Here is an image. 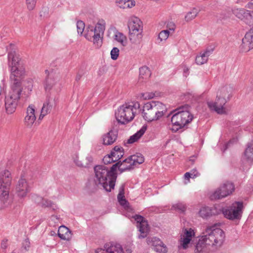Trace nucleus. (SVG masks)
Wrapping results in <instances>:
<instances>
[{
    "mask_svg": "<svg viewBox=\"0 0 253 253\" xmlns=\"http://www.w3.org/2000/svg\"><path fill=\"white\" fill-rule=\"evenodd\" d=\"M45 73L48 75V77L45 80L44 85V89L45 90H47L51 89L53 85L54 84V82L52 80V75H49V73L47 70L45 71Z\"/></svg>",
    "mask_w": 253,
    "mask_h": 253,
    "instance_id": "obj_39",
    "label": "nucleus"
},
{
    "mask_svg": "<svg viewBox=\"0 0 253 253\" xmlns=\"http://www.w3.org/2000/svg\"><path fill=\"white\" fill-rule=\"evenodd\" d=\"M166 111V106L162 102L151 101L143 106L142 116L148 122L156 121L163 117Z\"/></svg>",
    "mask_w": 253,
    "mask_h": 253,
    "instance_id": "obj_4",
    "label": "nucleus"
},
{
    "mask_svg": "<svg viewBox=\"0 0 253 253\" xmlns=\"http://www.w3.org/2000/svg\"><path fill=\"white\" fill-rule=\"evenodd\" d=\"M81 77H82V76L81 75L78 74L76 77V80L77 81H79L81 79Z\"/></svg>",
    "mask_w": 253,
    "mask_h": 253,
    "instance_id": "obj_54",
    "label": "nucleus"
},
{
    "mask_svg": "<svg viewBox=\"0 0 253 253\" xmlns=\"http://www.w3.org/2000/svg\"><path fill=\"white\" fill-rule=\"evenodd\" d=\"M146 130L145 127L141 128L138 131H137L134 135L131 136L127 140L128 143H133L137 141L144 133Z\"/></svg>",
    "mask_w": 253,
    "mask_h": 253,
    "instance_id": "obj_37",
    "label": "nucleus"
},
{
    "mask_svg": "<svg viewBox=\"0 0 253 253\" xmlns=\"http://www.w3.org/2000/svg\"><path fill=\"white\" fill-rule=\"evenodd\" d=\"M116 4L120 8L126 9L134 6L135 2L134 0H116Z\"/></svg>",
    "mask_w": 253,
    "mask_h": 253,
    "instance_id": "obj_31",
    "label": "nucleus"
},
{
    "mask_svg": "<svg viewBox=\"0 0 253 253\" xmlns=\"http://www.w3.org/2000/svg\"><path fill=\"white\" fill-rule=\"evenodd\" d=\"M25 243L26 244V245H27V247L28 248L29 247V242L28 241H25Z\"/></svg>",
    "mask_w": 253,
    "mask_h": 253,
    "instance_id": "obj_55",
    "label": "nucleus"
},
{
    "mask_svg": "<svg viewBox=\"0 0 253 253\" xmlns=\"http://www.w3.org/2000/svg\"><path fill=\"white\" fill-rule=\"evenodd\" d=\"M169 30H163L159 33L158 39L161 42L165 41L169 38Z\"/></svg>",
    "mask_w": 253,
    "mask_h": 253,
    "instance_id": "obj_42",
    "label": "nucleus"
},
{
    "mask_svg": "<svg viewBox=\"0 0 253 253\" xmlns=\"http://www.w3.org/2000/svg\"><path fill=\"white\" fill-rule=\"evenodd\" d=\"M45 10L46 11H47V10L46 9V8H45Z\"/></svg>",
    "mask_w": 253,
    "mask_h": 253,
    "instance_id": "obj_57",
    "label": "nucleus"
},
{
    "mask_svg": "<svg viewBox=\"0 0 253 253\" xmlns=\"http://www.w3.org/2000/svg\"><path fill=\"white\" fill-rule=\"evenodd\" d=\"M33 83L31 80H28L23 82L22 85L20 83L21 92L26 96H28L31 92L33 89Z\"/></svg>",
    "mask_w": 253,
    "mask_h": 253,
    "instance_id": "obj_33",
    "label": "nucleus"
},
{
    "mask_svg": "<svg viewBox=\"0 0 253 253\" xmlns=\"http://www.w3.org/2000/svg\"><path fill=\"white\" fill-rule=\"evenodd\" d=\"M172 208L179 212H184L186 209V206L182 203H177L173 205Z\"/></svg>",
    "mask_w": 253,
    "mask_h": 253,
    "instance_id": "obj_44",
    "label": "nucleus"
},
{
    "mask_svg": "<svg viewBox=\"0 0 253 253\" xmlns=\"http://www.w3.org/2000/svg\"><path fill=\"white\" fill-rule=\"evenodd\" d=\"M58 236L62 240L70 241L72 237V233L69 228L62 225L59 227Z\"/></svg>",
    "mask_w": 253,
    "mask_h": 253,
    "instance_id": "obj_28",
    "label": "nucleus"
},
{
    "mask_svg": "<svg viewBox=\"0 0 253 253\" xmlns=\"http://www.w3.org/2000/svg\"><path fill=\"white\" fill-rule=\"evenodd\" d=\"M11 182L10 172L4 170L0 172V187H10Z\"/></svg>",
    "mask_w": 253,
    "mask_h": 253,
    "instance_id": "obj_26",
    "label": "nucleus"
},
{
    "mask_svg": "<svg viewBox=\"0 0 253 253\" xmlns=\"http://www.w3.org/2000/svg\"><path fill=\"white\" fill-rule=\"evenodd\" d=\"M184 178L186 180H187V182H185V184H187L188 182H189V178H191V176L190 174V173L189 172H187L184 174Z\"/></svg>",
    "mask_w": 253,
    "mask_h": 253,
    "instance_id": "obj_52",
    "label": "nucleus"
},
{
    "mask_svg": "<svg viewBox=\"0 0 253 253\" xmlns=\"http://www.w3.org/2000/svg\"><path fill=\"white\" fill-rule=\"evenodd\" d=\"M21 93V88L11 87V90L6 95L4 107L5 111L8 114H12L15 111Z\"/></svg>",
    "mask_w": 253,
    "mask_h": 253,
    "instance_id": "obj_8",
    "label": "nucleus"
},
{
    "mask_svg": "<svg viewBox=\"0 0 253 253\" xmlns=\"http://www.w3.org/2000/svg\"><path fill=\"white\" fill-rule=\"evenodd\" d=\"M115 40L123 46L126 45L127 40L126 36L120 32H116L115 35Z\"/></svg>",
    "mask_w": 253,
    "mask_h": 253,
    "instance_id": "obj_36",
    "label": "nucleus"
},
{
    "mask_svg": "<svg viewBox=\"0 0 253 253\" xmlns=\"http://www.w3.org/2000/svg\"><path fill=\"white\" fill-rule=\"evenodd\" d=\"M124 163V161L123 162H118L117 163H119V165L117 166V168H119L121 172L126 170H130L131 169H127L126 167H127L129 165V163H126L125 164H123Z\"/></svg>",
    "mask_w": 253,
    "mask_h": 253,
    "instance_id": "obj_48",
    "label": "nucleus"
},
{
    "mask_svg": "<svg viewBox=\"0 0 253 253\" xmlns=\"http://www.w3.org/2000/svg\"><path fill=\"white\" fill-rule=\"evenodd\" d=\"M195 236L196 232L194 229L191 228L183 229L179 240L178 248L184 250L187 249L189 247V244Z\"/></svg>",
    "mask_w": 253,
    "mask_h": 253,
    "instance_id": "obj_12",
    "label": "nucleus"
},
{
    "mask_svg": "<svg viewBox=\"0 0 253 253\" xmlns=\"http://www.w3.org/2000/svg\"><path fill=\"white\" fill-rule=\"evenodd\" d=\"M253 48V28L250 29L242 40L240 50L242 52H247Z\"/></svg>",
    "mask_w": 253,
    "mask_h": 253,
    "instance_id": "obj_15",
    "label": "nucleus"
},
{
    "mask_svg": "<svg viewBox=\"0 0 253 253\" xmlns=\"http://www.w3.org/2000/svg\"><path fill=\"white\" fill-rule=\"evenodd\" d=\"M133 218L137 222V227L140 232L139 238H145L149 231V227L147 221L142 216L139 215H135Z\"/></svg>",
    "mask_w": 253,
    "mask_h": 253,
    "instance_id": "obj_14",
    "label": "nucleus"
},
{
    "mask_svg": "<svg viewBox=\"0 0 253 253\" xmlns=\"http://www.w3.org/2000/svg\"><path fill=\"white\" fill-rule=\"evenodd\" d=\"M55 105V98L53 97L47 96L43 103L39 119L42 120L45 116L50 113Z\"/></svg>",
    "mask_w": 253,
    "mask_h": 253,
    "instance_id": "obj_16",
    "label": "nucleus"
},
{
    "mask_svg": "<svg viewBox=\"0 0 253 253\" xmlns=\"http://www.w3.org/2000/svg\"><path fill=\"white\" fill-rule=\"evenodd\" d=\"M16 193L17 196L20 198H24L30 191V186L27 182V180L23 177L18 181L15 188Z\"/></svg>",
    "mask_w": 253,
    "mask_h": 253,
    "instance_id": "obj_17",
    "label": "nucleus"
},
{
    "mask_svg": "<svg viewBox=\"0 0 253 253\" xmlns=\"http://www.w3.org/2000/svg\"><path fill=\"white\" fill-rule=\"evenodd\" d=\"M188 71V69L187 68L186 69H185L184 70V72L185 73H186V72H187Z\"/></svg>",
    "mask_w": 253,
    "mask_h": 253,
    "instance_id": "obj_56",
    "label": "nucleus"
},
{
    "mask_svg": "<svg viewBox=\"0 0 253 253\" xmlns=\"http://www.w3.org/2000/svg\"><path fill=\"white\" fill-rule=\"evenodd\" d=\"M144 162V158L142 154L140 153H137L135 155L130 156L128 158L124 160V163L123 164L126 163H129V165L127 169H133V167L137 165H140L142 164Z\"/></svg>",
    "mask_w": 253,
    "mask_h": 253,
    "instance_id": "obj_21",
    "label": "nucleus"
},
{
    "mask_svg": "<svg viewBox=\"0 0 253 253\" xmlns=\"http://www.w3.org/2000/svg\"><path fill=\"white\" fill-rule=\"evenodd\" d=\"M243 205L242 202H236L227 209L223 210L224 216L230 220L238 219L242 216Z\"/></svg>",
    "mask_w": 253,
    "mask_h": 253,
    "instance_id": "obj_10",
    "label": "nucleus"
},
{
    "mask_svg": "<svg viewBox=\"0 0 253 253\" xmlns=\"http://www.w3.org/2000/svg\"><path fill=\"white\" fill-rule=\"evenodd\" d=\"M234 190L235 186L233 183L226 181L221 184L210 195V198L212 200L221 199L231 195Z\"/></svg>",
    "mask_w": 253,
    "mask_h": 253,
    "instance_id": "obj_9",
    "label": "nucleus"
},
{
    "mask_svg": "<svg viewBox=\"0 0 253 253\" xmlns=\"http://www.w3.org/2000/svg\"><path fill=\"white\" fill-rule=\"evenodd\" d=\"M11 253H14V252H12Z\"/></svg>",
    "mask_w": 253,
    "mask_h": 253,
    "instance_id": "obj_58",
    "label": "nucleus"
},
{
    "mask_svg": "<svg viewBox=\"0 0 253 253\" xmlns=\"http://www.w3.org/2000/svg\"><path fill=\"white\" fill-rule=\"evenodd\" d=\"M232 91L233 88L230 85H226L218 89L216 96L217 97L225 99L227 102L230 98Z\"/></svg>",
    "mask_w": 253,
    "mask_h": 253,
    "instance_id": "obj_23",
    "label": "nucleus"
},
{
    "mask_svg": "<svg viewBox=\"0 0 253 253\" xmlns=\"http://www.w3.org/2000/svg\"><path fill=\"white\" fill-rule=\"evenodd\" d=\"M10 81L12 84L11 87H20V82L25 74V69L23 65L10 68Z\"/></svg>",
    "mask_w": 253,
    "mask_h": 253,
    "instance_id": "obj_11",
    "label": "nucleus"
},
{
    "mask_svg": "<svg viewBox=\"0 0 253 253\" xmlns=\"http://www.w3.org/2000/svg\"><path fill=\"white\" fill-rule=\"evenodd\" d=\"M37 200L35 199V201L37 202L39 204L45 207H50L52 206L53 203L51 201L43 199L41 197L37 196L36 197Z\"/></svg>",
    "mask_w": 253,
    "mask_h": 253,
    "instance_id": "obj_40",
    "label": "nucleus"
},
{
    "mask_svg": "<svg viewBox=\"0 0 253 253\" xmlns=\"http://www.w3.org/2000/svg\"><path fill=\"white\" fill-rule=\"evenodd\" d=\"M6 247H7L6 241H3L1 242V248L4 249H5L6 248Z\"/></svg>",
    "mask_w": 253,
    "mask_h": 253,
    "instance_id": "obj_53",
    "label": "nucleus"
},
{
    "mask_svg": "<svg viewBox=\"0 0 253 253\" xmlns=\"http://www.w3.org/2000/svg\"><path fill=\"white\" fill-rule=\"evenodd\" d=\"M147 242L148 244L154 246V250L157 252L165 253L167 251L166 246L158 238H148L147 239Z\"/></svg>",
    "mask_w": 253,
    "mask_h": 253,
    "instance_id": "obj_22",
    "label": "nucleus"
},
{
    "mask_svg": "<svg viewBox=\"0 0 253 253\" xmlns=\"http://www.w3.org/2000/svg\"><path fill=\"white\" fill-rule=\"evenodd\" d=\"M213 209L209 207H202L199 210V215L203 218H207L214 214Z\"/></svg>",
    "mask_w": 253,
    "mask_h": 253,
    "instance_id": "obj_32",
    "label": "nucleus"
},
{
    "mask_svg": "<svg viewBox=\"0 0 253 253\" xmlns=\"http://www.w3.org/2000/svg\"><path fill=\"white\" fill-rule=\"evenodd\" d=\"M105 28V21L100 20L95 25V27L89 26L86 29L84 36L87 40L98 45L101 42Z\"/></svg>",
    "mask_w": 253,
    "mask_h": 253,
    "instance_id": "obj_7",
    "label": "nucleus"
},
{
    "mask_svg": "<svg viewBox=\"0 0 253 253\" xmlns=\"http://www.w3.org/2000/svg\"><path fill=\"white\" fill-rule=\"evenodd\" d=\"M25 2L27 8L29 10L31 11L34 9L37 0H25Z\"/></svg>",
    "mask_w": 253,
    "mask_h": 253,
    "instance_id": "obj_45",
    "label": "nucleus"
},
{
    "mask_svg": "<svg viewBox=\"0 0 253 253\" xmlns=\"http://www.w3.org/2000/svg\"><path fill=\"white\" fill-rule=\"evenodd\" d=\"M119 52L120 50L118 48L113 47L110 52L111 58L114 60L117 59L119 55Z\"/></svg>",
    "mask_w": 253,
    "mask_h": 253,
    "instance_id": "obj_46",
    "label": "nucleus"
},
{
    "mask_svg": "<svg viewBox=\"0 0 253 253\" xmlns=\"http://www.w3.org/2000/svg\"><path fill=\"white\" fill-rule=\"evenodd\" d=\"M76 165L81 168H86L93 162V157L90 154L77 155L74 158Z\"/></svg>",
    "mask_w": 253,
    "mask_h": 253,
    "instance_id": "obj_19",
    "label": "nucleus"
},
{
    "mask_svg": "<svg viewBox=\"0 0 253 253\" xmlns=\"http://www.w3.org/2000/svg\"><path fill=\"white\" fill-rule=\"evenodd\" d=\"M151 76V72L146 66H143L139 69L138 82L143 84L148 81Z\"/></svg>",
    "mask_w": 253,
    "mask_h": 253,
    "instance_id": "obj_29",
    "label": "nucleus"
},
{
    "mask_svg": "<svg viewBox=\"0 0 253 253\" xmlns=\"http://www.w3.org/2000/svg\"><path fill=\"white\" fill-rule=\"evenodd\" d=\"M95 253H130V251L127 250L124 253L122 246L119 244H107L104 246V249H97Z\"/></svg>",
    "mask_w": 253,
    "mask_h": 253,
    "instance_id": "obj_18",
    "label": "nucleus"
},
{
    "mask_svg": "<svg viewBox=\"0 0 253 253\" xmlns=\"http://www.w3.org/2000/svg\"><path fill=\"white\" fill-rule=\"evenodd\" d=\"M193 115L190 112V107L185 105L179 108L177 112L173 115L171 122L173 125L172 130L177 131L190 123L193 120Z\"/></svg>",
    "mask_w": 253,
    "mask_h": 253,
    "instance_id": "obj_5",
    "label": "nucleus"
},
{
    "mask_svg": "<svg viewBox=\"0 0 253 253\" xmlns=\"http://www.w3.org/2000/svg\"><path fill=\"white\" fill-rule=\"evenodd\" d=\"M167 27L169 29V31L173 32L175 30V25L173 23H170L169 25H168Z\"/></svg>",
    "mask_w": 253,
    "mask_h": 253,
    "instance_id": "obj_51",
    "label": "nucleus"
},
{
    "mask_svg": "<svg viewBox=\"0 0 253 253\" xmlns=\"http://www.w3.org/2000/svg\"><path fill=\"white\" fill-rule=\"evenodd\" d=\"M103 161L105 164H108L115 162V160H113L111 154L105 156L103 159Z\"/></svg>",
    "mask_w": 253,
    "mask_h": 253,
    "instance_id": "obj_49",
    "label": "nucleus"
},
{
    "mask_svg": "<svg viewBox=\"0 0 253 253\" xmlns=\"http://www.w3.org/2000/svg\"><path fill=\"white\" fill-rule=\"evenodd\" d=\"M8 65L9 68L23 65L19 55L15 51H11L8 53Z\"/></svg>",
    "mask_w": 253,
    "mask_h": 253,
    "instance_id": "obj_25",
    "label": "nucleus"
},
{
    "mask_svg": "<svg viewBox=\"0 0 253 253\" xmlns=\"http://www.w3.org/2000/svg\"><path fill=\"white\" fill-rule=\"evenodd\" d=\"M212 52V50L211 49H206L201 51L196 57L195 62L196 64L201 65L206 63Z\"/></svg>",
    "mask_w": 253,
    "mask_h": 253,
    "instance_id": "obj_27",
    "label": "nucleus"
},
{
    "mask_svg": "<svg viewBox=\"0 0 253 253\" xmlns=\"http://www.w3.org/2000/svg\"><path fill=\"white\" fill-rule=\"evenodd\" d=\"M227 101L224 99L217 97L216 96L215 101H208L207 104L209 108L212 111H214L217 114H224L227 113L225 104Z\"/></svg>",
    "mask_w": 253,
    "mask_h": 253,
    "instance_id": "obj_13",
    "label": "nucleus"
},
{
    "mask_svg": "<svg viewBox=\"0 0 253 253\" xmlns=\"http://www.w3.org/2000/svg\"><path fill=\"white\" fill-rule=\"evenodd\" d=\"M198 12L196 10L193 9L192 11L189 12L185 17L186 21H190L194 19L197 15Z\"/></svg>",
    "mask_w": 253,
    "mask_h": 253,
    "instance_id": "obj_43",
    "label": "nucleus"
},
{
    "mask_svg": "<svg viewBox=\"0 0 253 253\" xmlns=\"http://www.w3.org/2000/svg\"><path fill=\"white\" fill-rule=\"evenodd\" d=\"M124 188L122 187L120 190V192L118 195V200L122 206L124 207V208H126L128 207V203L127 201L124 198Z\"/></svg>",
    "mask_w": 253,
    "mask_h": 253,
    "instance_id": "obj_38",
    "label": "nucleus"
},
{
    "mask_svg": "<svg viewBox=\"0 0 253 253\" xmlns=\"http://www.w3.org/2000/svg\"><path fill=\"white\" fill-rule=\"evenodd\" d=\"M244 157L248 161L250 162L253 161V141L248 144L244 152Z\"/></svg>",
    "mask_w": 253,
    "mask_h": 253,
    "instance_id": "obj_35",
    "label": "nucleus"
},
{
    "mask_svg": "<svg viewBox=\"0 0 253 253\" xmlns=\"http://www.w3.org/2000/svg\"><path fill=\"white\" fill-rule=\"evenodd\" d=\"M129 29V39L135 44H139L142 38L143 24L137 17L132 16L129 18L127 22Z\"/></svg>",
    "mask_w": 253,
    "mask_h": 253,
    "instance_id": "obj_6",
    "label": "nucleus"
},
{
    "mask_svg": "<svg viewBox=\"0 0 253 253\" xmlns=\"http://www.w3.org/2000/svg\"><path fill=\"white\" fill-rule=\"evenodd\" d=\"M190 173L192 178H194L200 175L199 173L197 171L196 169L192 170Z\"/></svg>",
    "mask_w": 253,
    "mask_h": 253,
    "instance_id": "obj_50",
    "label": "nucleus"
},
{
    "mask_svg": "<svg viewBox=\"0 0 253 253\" xmlns=\"http://www.w3.org/2000/svg\"><path fill=\"white\" fill-rule=\"evenodd\" d=\"M9 187H0V200L3 203L4 207L8 206L9 201Z\"/></svg>",
    "mask_w": 253,
    "mask_h": 253,
    "instance_id": "obj_30",
    "label": "nucleus"
},
{
    "mask_svg": "<svg viewBox=\"0 0 253 253\" xmlns=\"http://www.w3.org/2000/svg\"><path fill=\"white\" fill-rule=\"evenodd\" d=\"M139 107L140 104L138 102H131L123 104L115 112L116 120L122 124L130 122L134 119Z\"/></svg>",
    "mask_w": 253,
    "mask_h": 253,
    "instance_id": "obj_3",
    "label": "nucleus"
},
{
    "mask_svg": "<svg viewBox=\"0 0 253 253\" xmlns=\"http://www.w3.org/2000/svg\"><path fill=\"white\" fill-rule=\"evenodd\" d=\"M225 239L223 231L217 224L208 225L195 245V253H209L218 250Z\"/></svg>",
    "mask_w": 253,
    "mask_h": 253,
    "instance_id": "obj_1",
    "label": "nucleus"
},
{
    "mask_svg": "<svg viewBox=\"0 0 253 253\" xmlns=\"http://www.w3.org/2000/svg\"><path fill=\"white\" fill-rule=\"evenodd\" d=\"M111 156L115 162L120 159L124 155L123 149L120 146H116L112 151Z\"/></svg>",
    "mask_w": 253,
    "mask_h": 253,
    "instance_id": "obj_34",
    "label": "nucleus"
},
{
    "mask_svg": "<svg viewBox=\"0 0 253 253\" xmlns=\"http://www.w3.org/2000/svg\"><path fill=\"white\" fill-rule=\"evenodd\" d=\"M118 132L114 129L110 130L102 136V143L104 145H110L117 140Z\"/></svg>",
    "mask_w": 253,
    "mask_h": 253,
    "instance_id": "obj_24",
    "label": "nucleus"
},
{
    "mask_svg": "<svg viewBox=\"0 0 253 253\" xmlns=\"http://www.w3.org/2000/svg\"><path fill=\"white\" fill-rule=\"evenodd\" d=\"M155 94L153 92H142L138 95V98L141 100H148L154 97Z\"/></svg>",
    "mask_w": 253,
    "mask_h": 253,
    "instance_id": "obj_41",
    "label": "nucleus"
},
{
    "mask_svg": "<svg viewBox=\"0 0 253 253\" xmlns=\"http://www.w3.org/2000/svg\"><path fill=\"white\" fill-rule=\"evenodd\" d=\"M35 107L33 105H29L27 109L26 115L24 118V125L28 128H32L36 121Z\"/></svg>",
    "mask_w": 253,
    "mask_h": 253,
    "instance_id": "obj_20",
    "label": "nucleus"
},
{
    "mask_svg": "<svg viewBox=\"0 0 253 253\" xmlns=\"http://www.w3.org/2000/svg\"><path fill=\"white\" fill-rule=\"evenodd\" d=\"M76 25L78 34L82 35L84 30V23L82 21H78Z\"/></svg>",
    "mask_w": 253,
    "mask_h": 253,
    "instance_id": "obj_47",
    "label": "nucleus"
},
{
    "mask_svg": "<svg viewBox=\"0 0 253 253\" xmlns=\"http://www.w3.org/2000/svg\"><path fill=\"white\" fill-rule=\"evenodd\" d=\"M119 163H116L111 167L110 170L104 166H97L94 169V181L101 186L107 192L114 189L117 174L116 171Z\"/></svg>",
    "mask_w": 253,
    "mask_h": 253,
    "instance_id": "obj_2",
    "label": "nucleus"
}]
</instances>
